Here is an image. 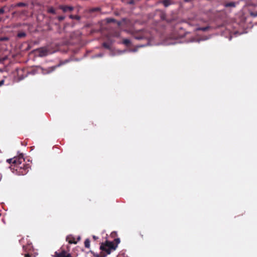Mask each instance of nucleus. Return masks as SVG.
<instances>
[{
	"label": "nucleus",
	"mask_w": 257,
	"mask_h": 257,
	"mask_svg": "<svg viewBox=\"0 0 257 257\" xmlns=\"http://www.w3.org/2000/svg\"><path fill=\"white\" fill-rule=\"evenodd\" d=\"M17 163L13 169H15L17 174L19 175H25L29 171L31 166L29 164H27L24 156L22 154L18 156Z\"/></svg>",
	"instance_id": "obj_1"
},
{
	"label": "nucleus",
	"mask_w": 257,
	"mask_h": 257,
	"mask_svg": "<svg viewBox=\"0 0 257 257\" xmlns=\"http://www.w3.org/2000/svg\"><path fill=\"white\" fill-rule=\"evenodd\" d=\"M116 248V245H114L113 242L106 240L101 244L100 249L102 252L100 254L95 253H93V254L94 257H105L107 254H110L112 250H114Z\"/></svg>",
	"instance_id": "obj_2"
},
{
	"label": "nucleus",
	"mask_w": 257,
	"mask_h": 257,
	"mask_svg": "<svg viewBox=\"0 0 257 257\" xmlns=\"http://www.w3.org/2000/svg\"><path fill=\"white\" fill-rule=\"evenodd\" d=\"M134 37L136 40H145L146 41V44L139 46V47H144L149 44L150 36L149 34L145 31H141L138 33L135 34Z\"/></svg>",
	"instance_id": "obj_3"
},
{
	"label": "nucleus",
	"mask_w": 257,
	"mask_h": 257,
	"mask_svg": "<svg viewBox=\"0 0 257 257\" xmlns=\"http://www.w3.org/2000/svg\"><path fill=\"white\" fill-rule=\"evenodd\" d=\"M65 19L64 16H59L56 17H49L50 22L55 25H59V22H62Z\"/></svg>",
	"instance_id": "obj_4"
},
{
	"label": "nucleus",
	"mask_w": 257,
	"mask_h": 257,
	"mask_svg": "<svg viewBox=\"0 0 257 257\" xmlns=\"http://www.w3.org/2000/svg\"><path fill=\"white\" fill-rule=\"evenodd\" d=\"M58 9L62 10L63 13H66L67 12H71L74 10V8L72 6L61 5L59 6Z\"/></svg>",
	"instance_id": "obj_5"
},
{
	"label": "nucleus",
	"mask_w": 257,
	"mask_h": 257,
	"mask_svg": "<svg viewBox=\"0 0 257 257\" xmlns=\"http://www.w3.org/2000/svg\"><path fill=\"white\" fill-rule=\"evenodd\" d=\"M238 4H239V2H228V3H225L224 4V6L226 8H229V7L234 8Z\"/></svg>",
	"instance_id": "obj_6"
},
{
	"label": "nucleus",
	"mask_w": 257,
	"mask_h": 257,
	"mask_svg": "<svg viewBox=\"0 0 257 257\" xmlns=\"http://www.w3.org/2000/svg\"><path fill=\"white\" fill-rule=\"evenodd\" d=\"M18 159V157H15L12 159H9L7 160V162L9 163V164H12L11 165V167L14 166V168H15V166L16 165V164L17 163V161Z\"/></svg>",
	"instance_id": "obj_7"
},
{
	"label": "nucleus",
	"mask_w": 257,
	"mask_h": 257,
	"mask_svg": "<svg viewBox=\"0 0 257 257\" xmlns=\"http://www.w3.org/2000/svg\"><path fill=\"white\" fill-rule=\"evenodd\" d=\"M66 240L69 242V243H76V241L75 240V238L72 237L71 235H69L66 238Z\"/></svg>",
	"instance_id": "obj_8"
},
{
	"label": "nucleus",
	"mask_w": 257,
	"mask_h": 257,
	"mask_svg": "<svg viewBox=\"0 0 257 257\" xmlns=\"http://www.w3.org/2000/svg\"><path fill=\"white\" fill-rule=\"evenodd\" d=\"M65 63L63 62H60L58 65L52 66L49 68V71L52 72L54 71L56 68L60 67V66L63 65Z\"/></svg>",
	"instance_id": "obj_9"
},
{
	"label": "nucleus",
	"mask_w": 257,
	"mask_h": 257,
	"mask_svg": "<svg viewBox=\"0 0 257 257\" xmlns=\"http://www.w3.org/2000/svg\"><path fill=\"white\" fill-rule=\"evenodd\" d=\"M47 12L48 13L52 14H56V12L55 8L52 7H49L47 10Z\"/></svg>",
	"instance_id": "obj_10"
},
{
	"label": "nucleus",
	"mask_w": 257,
	"mask_h": 257,
	"mask_svg": "<svg viewBox=\"0 0 257 257\" xmlns=\"http://www.w3.org/2000/svg\"><path fill=\"white\" fill-rule=\"evenodd\" d=\"M161 3L164 5L165 7H168L172 4L171 0H163Z\"/></svg>",
	"instance_id": "obj_11"
},
{
	"label": "nucleus",
	"mask_w": 257,
	"mask_h": 257,
	"mask_svg": "<svg viewBox=\"0 0 257 257\" xmlns=\"http://www.w3.org/2000/svg\"><path fill=\"white\" fill-rule=\"evenodd\" d=\"M100 10H101V9L99 7L92 8L89 10V12L90 13H95V12H100Z\"/></svg>",
	"instance_id": "obj_12"
},
{
	"label": "nucleus",
	"mask_w": 257,
	"mask_h": 257,
	"mask_svg": "<svg viewBox=\"0 0 257 257\" xmlns=\"http://www.w3.org/2000/svg\"><path fill=\"white\" fill-rule=\"evenodd\" d=\"M69 18L70 19L72 20H80L81 19V17L78 15H70L69 16Z\"/></svg>",
	"instance_id": "obj_13"
},
{
	"label": "nucleus",
	"mask_w": 257,
	"mask_h": 257,
	"mask_svg": "<svg viewBox=\"0 0 257 257\" xmlns=\"http://www.w3.org/2000/svg\"><path fill=\"white\" fill-rule=\"evenodd\" d=\"M160 18L162 20L166 21L167 22H169L166 19V14L165 12H161V13L160 14Z\"/></svg>",
	"instance_id": "obj_14"
},
{
	"label": "nucleus",
	"mask_w": 257,
	"mask_h": 257,
	"mask_svg": "<svg viewBox=\"0 0 257 257\" xmlns=\"http://www.w3.org/2000/svg\"><path fill=\"white\" fill-rule=\"evenodd\" d=\"M39 52H40V55L41 56H45L47 54V51L45 49H40L39 50Z\"/></svg>",
	"instance_id": "obj_15"
},
{
	"label": "nucleus",
	"mask_w": 257,
	"mask_h": 257,
	"mask_svg": "<svg viewBox=\"0 0 257 257\" xmlns=\"http://www.w3.org/2000/svg\"><path fill=\"white\" fill-rule=\"evenodd\" d=\"M90 240L88 238L85 239L84 241V246L86 248H89L90 247Z\"/></svg>",
	"instance_id": "obj_16"
},
{
	"label": "nucleus",
	"mask_w": 257,
	"mask_h": 257,
	"mask_svg": "<svg viewBox=\"0 0 257 257\" xmlns=\"http://www.w3.org/2000/svg\"><path fill=\"white\" fill-rule=\"evenodd\" d=\"M122 43L126 46H128L131 44V41L129 39H125L123 40Z\"/></svg>",
	"instance_id": "obj_17"
},
{
	"label": "nucleus",
	"mask_w": 257,
	"mask_h": 257,
	"mask_svg": "<svg viewBox=\"0 0 257 257\" xmlns=\"http://www.w3.org/2000/svg\"><path fill=\"white\" fill-rule=\"evenodd\" d=\"M102 46L104 48L107 49H110V45L107 43H106V42H104L103 44H102Z\"/></svg>",
	"instance_id": "obj_18"
},
{
	"label": "nucleus",
	"mask_w": 257,
	"mask_h": 257,
	"mask_svg": "<svg viewBox=\"0 0 257 257\" xmlns=\"http://www.w3.org/2000/svg\"><path fill=\"white\" fill-rule=\"evenodd\" d=\"M27 6V4L26 3H19L17 4V6L19 7H25Z\"/></svg>",
	"instance_id": "obj_19"
},
{
	"label": "nucleus",
	"mask_w": 257,
	"mask_h": 257,
	"mask_svg": "<svg viewBox=\"0 0 257 257\" xmlns=\"http://www.w3.org/2000/svg\"><path fill=\"white\" fill-rule=\"evenodd\" d=\"M26 34L24 32H21V33H19L18 34V37L19 38H23V37H25L26 36Z\"/></svg>",
	"instance_id": "obj_20"
},
{
	"label": "nucleus",
	"mask_w": 257,
	"mask_h": 257,
	"mask_svg": "<svg viewBox=\"0 0 257 257\" xmlns=\"http://www.w3.org/2000/svg\"><path fill=\"white\" fill-rule=\"evenodd\" d=\"M209 29V27H201L199 29V30L202 31L203 32L207 31Z\"/></svg>",
	"instance_id": "obj_21"
},
{
	"label": "nucleus",
	"mask_w": 257,
	"mask_h": 257,
	"mask_svg": "<svg viewBox=\"0 0 257 257\" xmlns=\"http://www.w3.org/2000/svg\"><path fill=\"white\" fill-rule=\"evenodd\" d=\"M115 20L113 18H108L106 19V22L108 23L115 22Z\"/></svg>",
	"instance_id": "obj_22"
},
{
	"label": "nucleus",
	"mask_w": 257,
	"mask_h": 257,
	"mask_svg": "<svg viewBox=\"0 0 257 257\" xmlns=\"http://www.w3.org/2000/svg\"><path fill=\"white\" fill-rule=\"evenodd\" d=\"M8 40H9V38L7 37H0V41H7Z\"/></svg>",
	"instance_id": "obj_23"
},
{
	"label": "nucleus",
	"mask_w": 257,
	"mask_h": 257,
	"mask_svg": "<svg viewBox=\"0 0 257 257\" xmlns=\"http://www.w3.org/2000/svg\"><path fill=\"white\" fill-rule=\"evenodd\" d=\"M114 241L116 243L115 245H116V247H117V244L120 242V239L119 238H117L114 239ZM114 245H115L114 244Z\"/></svg>",
	"instance_id": "obj_24"
},
{
	"label": "nucleus",
	"mask_w": 257,
	"mask_h": 257,
	"mask_svg": "<svg viewBox=\"0 0 257 257\" xmlns=\"http://www.w3.org/2000/svg\"><path fill=\"white\" fill-rule=\"evenodd\" d=\"M5 13V7L0 9V15L3 14Z\"/></svg>",
	"instance_id": "obj_25"
},
{
	"label": "nucleus",
	"mask_w": 257,
	"mask_h": 257,
	"mask_svg": "<svg viewBox=\"0 0 257 257\" xmlns=\"http://www.w3.org/2000/svg\"><path fill=\"white\" fill-rule=\"evenodd\" d=\"M5 83V80L3 79L1 81H0V87L2 86Z\"/></svg>",
	"instance_id": "obj_26"
},
{
	"label": "nucleus",
	"mask_w": 257,
	"mask_h": 257,
	"mask_svg": "<svg viewBox=\"0 0 257 257\" xmlns=\"http://www.w3.org/2000/svg\"><path fill=\"white\" fill-rule=\"evenodd\" d=\"M128 4L130 5H134L135 4V2L134 0H131L128 2Z\"/></svg>",
	"instance_id": "obj_27"
},
{
	"label": "nucleus",
	"mask_w": 257,
	"mask_h": 257,
	"mask_svg": "<svg viewBox=\"0 0 257 257\" xmlns=\"http://www.w3.org/2000/svg\"><path fill=\"white\" fill-rule=\"evenodd\" d=\"M116 234V233L115 232H113L111 233V235L112 236V237H114L115 236V235Z\"/></svg>",
	"instance_id": "obj_28"
},
{
	"label": "nucleus",
	"mask_w": 257,
	"mask_h": 257,
	"mask_svg": "<svg viewBox=\"0 0 257 257\" xmlns=\"http://www.w3.org/2000/svg\"><path fill=\"white\" fill-rule=\"evenodd\" d=\"M250 15L252 16L253 17H256L257 16V14H254L253 13H250Z\"/></svg>",
	"instance_id": "obj_29"
},
{
	"label": "nucleus",
	"mask_w": 257,
	"mask_h": 257,
	"mask_svg": "<svg viewBox=\"0 0 257 257\" xmlns=\"http://www.w3.org/2000/svg\"><path fill=\"white\" fill-rule=\"evenodd\" d=\"M92 237L94 239V240H95L98 238V237L97 236H96L95 235H93Z\"/></svg>",
	"instance_id": "obj_30"
},
{
	"label": "nucleus",
	"mask_w": 257,
	"mask_h": 257,
	"mask_svg": "<svg viewBox=\"0 0 257 257\" xmlns=\"http://www.w3.org/2000/svg\"><path fill=\"white\" fill-rule=\"evenodd\" d=\"M24 257H31V256L29 253H27L25 254Z\"/></svg>",
	"instance_id": "obj_31"
},
{
	"label": "nucleus",
	"mask_w": 257,
	"mask_h": 257,
	"mask_svg": "<svg viewBox=\"0 0 257 257\" xmlns=\"http://www.w3.org/2000/svg\"><path fill=\"white\" fill-rule=\"evenodd\" d=\"M119 35V33H116V34L114 35V36L115 37H118Z\"/></svg>",
	"instance_id": "obj_32"
},
{
	"label": "nucleus",
	"mask_w": 257,
	"mask_h": 257,
	"mask_svg": "<svg viewBox=\"0 0 257 257\" xmlns=\"http://www.w3.org/2000/svg\"><path fill=\"white\" fill-rule=\"evenodd\" d=\"M141 235L142 237H143V235L141 234Z\"/></svg>",
	"instance_id": "obj_33"
},
{
	"label": "nucleus",
	"mask_w": 257,
	"mask_h": 257,
	"mask_svg": "<svg viewBox=\"0 0 257 257\" xmlns=\"http://www.w3.org/2000/svg\"><path fill=\"white\" fill-rule=\"evenodd\" d=\"M120 255L119 254V255H118V256L117 257H120Z\"/></svg>",
	"instance_id": "obj_34"
},
{
	"label": "nucleus",
	"mask_w": 257,
	"mask_h": 257,
	"mask_svg": "<svg viewBox=\"0 0 257 257\" xmlns=\"http://www.w3.org/2000/svg\"><path fill=\"white\" fill-rule=\"evenodd\" d=\"M186 2H188V0H185Z\"/></svg>",
	"instance_id": "obj_35"
},
{
	"label": "nucleus",
	"mask_w": 257,
	"mask_h": 257,
	"mask_svg": "<svg viewBox=\"0 0 257 257\" xmlns=\"http://www.w3.org/2000/svg\"><path fill=\"white\" fill-rule=\"evenodd\" d=\"M1 21V19L0 18V21Z\"/></svg>",
	"instance_id": "obj_36"
}]
</instances>
